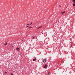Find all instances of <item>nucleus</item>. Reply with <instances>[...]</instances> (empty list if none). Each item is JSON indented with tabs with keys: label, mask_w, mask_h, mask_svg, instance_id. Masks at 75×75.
Returning <instances> with one entry per match:
<instances>
[{
	"label": "nucleus",
	"mask_w": 75,
	"mask_h": 75,
	"mask_svg": "<svg viewBox=\"0 0 75 75\" xmlns=\"http://www.w3.org/2000/svg\"><path fill=\"white\" fill-rule=\"evenodd\" d=\"M48 67V65L47 64L45 65L44 66H43V68H47Z\"/></svg>",
	"instance_id": "f257e3e1"
},
{
	"label": "nucleus",
	"mask_w": 75,
	"mask_h": 75,
	"mask_svg": "<svg viewBox=\"0 0 75 75\" xmlns=\"http://www.w3.org/2000/svg\"><path fill=\"white\" fill-rule=\"evenodd\" d=\"M46 61H47V59H44L43 60V62H46Z\"/></svg>",
	"instance_id": "f03ea898"
},
{
	"label": "nucleus",
	"mask_w": 75,
	"mask_h": 75,
	"mask_svg": "<svg viewBox=\"0 0 75 75\" xmlns=\"http://www.w3.org/2000/svg\"><path fill=\"white\" fill-rule=\"evenodd\" d=\"M16 49L17 50H18V51L19 50H20V49L19 48H18V47H16Z\"/></svg>",
	"instance_id": "7ed1b4c3"
},
{
	"label": "nucleus",
	"mask_w": 75,
	"mask_h": 75,
	"mask_svg": "<svg viewBox=\"0 0 75 75\" xmlns=\"http://www.w3.org/2000/svg\"><path fill=\"white\" fill-rule=\"evenodd\" d=\"M65 11H64L63 12H62V14H64V13H65Z\"/></svg>",
	"instance_id": "20e7f679"
},
{
	"label": "nucleus",
	"mask_w": 75,
	"mask_h": 75,
	"mask_svg": "<svg viewBox=\"0 0 75 75\" xmlns=\"http://www.w3.org/2000/svg\"><path fill=\"white\" fill-rule=\"evenodd\" d=\"M36 60V59H33V61H35Z\"/></svg>",
	"instance_id": "39448f33"
},
{
	"label": "nucleus",
	"mask_w": 75,
	"mask_h": 75,
	"mask_svg": "<svg viewBox=\"0 0 75 75\" xmlns=\"http://www.w3.org/2000/svg\"><path fill=\"white\" fill-rule=\"evenodd\" d=\"M72 1L74 2V3H75V0H73Z\"/></svg>",
	"instance_id": "423d86ee"
},
{
	"label": "nucleus",
	"mask_w": 75,
	"mask_h": 75,
	"mask_svg": "<svg viewBox=\"0 0 75 75\" xmlns=\"http://www.w3.org/2000/svg\"><path fill=\"white\" fill-rule=\"evenodd\" d=\"M75 3H73V6H75Z\"/></svg>",
	"instance_id": "0eeeda50"
},
{
	"label": "nucleus",
	"mask_w": 75,
	"mask_h": 75,
	"mask_svg": "<svg viewBox=\"0 0 75 75\" xmlns=\"http://www.w3.org/2000/svg\"><path fill=\"white\" fill-rule=\"evenodd\" d=\"M7 45V43L6 42L5 44V45Z\"/></svg>",
	"instance_id": "6e6552de"
},
{
	"label": "nucleus",
	"mask_w": 75,
	"mask_h": 75,
	"mask_svg": "<svg viewBox=\"0 0 75 75\" xmlns=\"http://www.w3.org/2000/svg\"><path fill=\"white\" fill-rule=\"evenodd\" d=\"M41 26L39 27H38V29H39L40 28H41Z\"/></svg>",
	"instance_id": "1a4fd4ad"
},
{
	"label": "nucleus",
	"mask_w": 75,
	"mask_h": 75,
	"mask_svg": "<svg viewBox=\"0 0 75 75\" xmlns=\"http://www.w3.org/2000/svg\"><path fill=\"white\" fill-rule=\"evenodd\" d=\"M30 28H33V27H29Z\"/></svg>",
	"instance_id": "9d476101"
},
{
	"label": "nucleus",
	"mask_w": 75,
	"mask_h": 75,
	"mask_svg": "<svg viewBox=\"0 0 75 75\" xmlns=\"http://www.w3.org/2000/svg\"><path fill=\"white\" fill-rule=\"evenodd\" d=\"M5 74H7V72L5 71Z\"/></svg>",
	"instance_id": "9b49d317"
},
{
	"label": "nucleus",
	"mask_w": 75,
	"mask_h": 75,
	"mask_svg": "<svg viewBox=\"0 0 75 75\" xmlns=\"http://www.w3.org/2000/svg\"><path fill=\"white\" fill-rule=\"evenodd\" d=\"M11 75H13V74H12V73H11Z\"/></svg>",
	"instance_id": "f8f14e48"
},
{
	"label": "nucleus",
	"mask_w": 75,
	"mask_h": 75,
	"mask_svg": "<svg viewBox=\"0 0 75 75\" xmlns=\"http://www.w3.org/2000/svg\"><path fill=\"white\" fill-rule=\"evenodd\" d=\"M30 24H33V23L31 22V23H30Z\"/></svg>",
	"instance_id": "ddd939ff"
},
{
	"label": "nucleus",
	"mask_w": 75,
	"mask_h": 75,
	"mask_svg": "<svg viewBox=\"0 0 75 75\" xmlns=\"http://www.w3.org/2000/svg\"><path fill=\"white\" fill-rule=\"evenodd\" d=\"M34 38H35V37H33V39H34Z\"/></svg>",
	"instance_id": "4468645a"
},
{
	"label": "nucleus",
	"mask_w": 75,
	"mask_h": 75,
	"mask_svg": "<svg viewBox=\"0 0 75 75\" xmlns=\"http://www.w3.org/2000/svg\"><path fill=\"white\" fill-rule=\"evenodd\" d=\"M50 72H48V74H50Z\"/></svg>",
	"instance_id": "2eb2a0df"
},
{
	"label": "nucleus",
	"mask_w": 75,
	"mask_h": 75,
	"mask_svg": "<svg viewBox=\"0 0 75 75\" xmlns=\"http://www.w3.org/2000/svg\"><path fill=\"white\" fill-rule=\"evenodd\" d=\"M29 25V24H27V25Z\"/></svg>",
	"instance_id": "dca6fc26"
},
{
	"label": "nucleus",
	"mask_w": 75,
	"mask_h": 75,
	"mask_svg": "<svg viewBox=\"0 0 75 75\" xmlns=\"http://www.w3.org/2000/svg\"><path fill=\"white\" fill-rule=\"evenodd\" d=\"M26 27H29V26H27Z\"/></svg>",
	"instance_id": "f3484780"
},
{
	"label": "nucleus",
	"mask_w": 75,
	"mask_h": 75,
	"mask_svg": "<svg viewBox=\"0 0 75 75\" xmlns=\"http://www.w3.org/2000/svg\"><path fill=\"white\" fill-rule=\"evenodd\" d=\"M59 7H61V6L60 5H59Z\"/></svg>",
	"instance_id": "a211bd4d"
},
{
	"label": "nucleus",
	"mask_w": 75,
	"mask_h": 75,
	"mask_svg": "<svg viewBox=\"0 0 75 75\" xmlns=\"http://www.w3.org/2000/svg\"><path fill=\"white\" fill-rule=\"evenodd\" d=\"M29 25H31V24H30Z\"/></svg>",
	"instance_id": "6ab92c4d"
},
{
	"label": "nucleus",
	"mask_w": 75,
	"mask_h": 75,
	"mask_svg": "<svg viewBox=\"0 0 75 75\" xmlns=\"http://www.w3.org/2000/svg\"><path fill=\"white\" fill-rule=\"evenodd\" d=\"M42 34H43V33H42Z\"/></svg>",
	"instance_id": "aec40b11"
}]
</instances>
